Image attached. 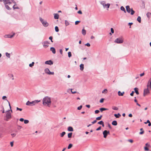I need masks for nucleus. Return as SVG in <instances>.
<instances>
[{"label": "nucleus", "mask_w": 151, "mask_h": 151, "mask_svg": "<svg viewBox=\"0 0 151 151\" xmlns=\"http://www.w3.org/2000/svg\"><path fill=\"white\" fill-rule=\"evenodd\" d=\"M82 107V105H81L80 106H78V107L77 109L78 110H80L81 109Z\"/></svg>", "instance_id": "nucleus-46"}, {"label": "nucleus", "mask_w": 151, "mask_h": 151, "mask_svg": "<svg viewBox=\"0 0 151 151\" xmlns=\"http://www.w3.org/2000/svg\"><path fill=\"white\" fill-rule=\"evenodd\" d=\"M68 131L70 132H72L73 131V128L70 126H69L68 127Z\"/></svg>", "instance_id": "nucleus-18"}, {"label": "nucleus", "mask_w": 151, "mask_h": 151, "mask_svg": "<svg viewBox=\"0 0 151 151\" xmlns=\"http://www.w3.org/2000/svg\"><path fill=\"white\" fill-rule=\"evenodd\" d=\"M54 18L55 19H58L59 17V15L58 14H54Z\"/></svg>", "instance_id": "nucleus-16"}, {"label": "nucleus", "mask_w": 151, "mask_h": 151, "mask_svg": "<svg viewBox=\"0 0 151 151\" xmlns=\"http://www.w3.org/2000/svg\"><path fill=\"white\" fill-rule=\"evenodd\" d=\"M4 4L5 5L7 4H11L12 2L14 4H16V2L14 1V0H3Z\"/></svg>", "instance_id": "nucleus-5"}, {"label": "nucleus", "mask_w": 151, "mask_h": 151, "mask_svg": "<svg viewBox=\"0 0 151 151\" xmlns=\"http://www.w3.org/2000/svg\"><path fill=\"white\" fill-rule=\"evenodd\" d=\"M34 62H32L31 63H30L29 64V66L31 67H32L34 64Z\"/></svg>", "instance_id": "nucleus-40"}, {"label": "nucleus", "mask_w": 151, "mask_h": 151, "mask_svg": "<svg viewBox=\"0 0 151 151\" xmlns=\"http://www.w3.org/2000/svg\"><path fill=\"white\" fill-rule=\"evenodd\" d=\"M101 126H100L98 128H97L96 129V130L98 131V130H101Z\"/></svg>", "instance_id": "nucleus-56"}, {"label": "nucleus", "mask_w": 151, "mask_h": 151, "mask_svg": "<svg viewBox=\"0 0 151 151\" xmlns=\"http://www.w3.org/2000/svg\"><path fill=\"white\" fill-rule=\"evenodd\" d=\"M78 13L79 14H82V12L81 10H79L78 11Z\"/></svg>", "instance_id": "nucleus-62"}, {"label": "nucleus", "mask_w": 151, "mask_h": 151, "mask_svg": "<svg viewBox=\"0 0 151 151\" xmlns=\"http://www.w3.org/2000/svg\"><path fill=\"white\" fill-rule=\"evenodd\" d=\"M80 22V21H77L75 22V24L76 25H77L78 24V23Z\"/></svg>", "instance_id": "nucleus-48"}, {"label": "nucleus", "mask_w": 151, "mask_h": 151, "mask_svg": "<svg viewBox=\"0 0 151 151\" xmlns=\"http://www.w3.org/2000/svg\"><path fill=\"white\" fill-rule=\"evenodd\" d=\"M16 109L17 110H19L20 111H22V109L21 108H19L18 107H17Z\"/></svg>", "instance_id": "nucleus-54"}, {"label": "nucleus", "mask_w": 151, "mask_h": 151, "mask_svg": "<svg viewBox=\"0 0 151 151\" xmlns=\"http://www.w3.org/2000/svg\"><path fill=\"white\" fill-rule=\"evenodd\" d=\"M50 50L52 51L53 54H55L56 52L55 49L53 47H51L50 48Z\"/></svg>", "instance_id": "nucleus-17"}, {"label": "nucleus", "mask_w": 151, "mask_h": 151, "mask_svg": "<svg viewBox=\"0 0 151 151\" xmlns=\"http://www.w3.org/2000/svg\"><path fill=\"white\" fill-rule=\"evenodd\" d=\"M97 122V121L96 120H95L94 121H93V122H92L91 123H92V124H95V123H96V122Z\"/></svg>", "instance_id": "nucleus-60"}, {"label": "nucleus", "mask_w": 151, "mask_h": 151, "mask_svg": "<svg viewBox=\"0 0 151 151\" xmlns=\"http://www.w3.org/2000/svg\"><path fill=\"white\" fill-rule=\"evenodd\" d=\"M15 34L14 33L12 35H10V34L6 35H5L4 37L6 38H11L14 37Z\"/></svg>", "instance_id": "nucleus-12"}, {"label": "nucleus", "mask_w": 151, "mask_h": 151, "mask_svg": "<svg viewBox=\"0 0 151 151\" xmlns=\"http://www.w3.org/2000/svg\"><path fill=\"white\" fill-rule=\"evenodd\" d=\"M51 104V98L48 96L45 97L42 100V104L44 106L50 107Z\"/></svg>", "instance_id": "nucleus-1"}, {"label": "nucleus", "mask_w": 151, "mask_h": 151, "mask_svg": "<svg viewBox=\"0 0 151 151\" xmlns=\"http://www.w3.org/2000/svg\"><path fill=\"white\" fill-rule=\"evenodd\" d=\"M6 56L7 57H8V58H10V54L8 52L6 53Z\"/></svg>", "instance_id": "nucleus-36"}, {"label": "nucleus", "mask_w": 151, "mask_h": 151, "mask_svg": "<svg viewBox=\"0 0 151 151\" xmlns=\"http://www.w3.org/2000/svg\"><path fill=\"white\" fill-rule=\"evenodd\" d=\"M149 86H150V88H151V78L150 79L147 85V88H148Z\"/></svg>", "instance_id": "nucleus-14"}, {"label": "nucleus", "mask_w": 151, "mask_h": 151, "mask_svg": "<svg viewBox=\"0 0 151 151\" xmlns=\"http://www.w3.org/2000/svg\"><path fill=\"white\" fill-rule=\"evenodd\" d=\"M107 89H105L102 91V93L106 94L107 93Z\"/></svg>", "instance_id": "nucleus-29"}, {"label": "nucleus", "mask_w": 151, "mask_h": 151, "mask_svg": "<svg viewBox=\"0 0 151 151\" xmlns=\"http://www.w3.org/2000/svg\"><path fill=\"white\" fill-rule=\"evenodd\" d=\"M110 5V4H106L103 7L104 8H107L108 9L109 8Z\"/></svg>", "instance_id": "nucleus-19"}, {"label": "nucleus", "mask_w": 151, "mask_h": 151, "mask_svg": "<svg viewBox=\"0 0 151 151\" xmlns=\"http://www.w3.org/2000/svg\"><path fill=\"white\" fill-rule=\"evenodd\" d=\"M134 93V91H132V93L130 94V95L132 96H133Z\"/></svg>", "instance_id": "nucleus-61"}, {"label": "nucleus", "mask_w": 151, "mask_h": 151, "mask_svg": "<svg viewBox=\"0 0 151 151\" xmlns=\"http://www.w3.org/2000/svg\"><path fill=\"white\" fill-rule=\"evenodd\" d=\"M112 124L114 126H116L117 125V122L116 121H113L112 123Z\"/></svg>", "instance_id": "nucleus-23"}, {"label": "nucleus", "mask_w": 151, "mask_h": 151, "mask_svg": "<svg viewBox=\"0 0 151 151\" xmlns=\"http://www.w3.org/2000/svg\"><path fill=\"white\" fill-rule=\"evenodd\" d=\"M11 135L12 137H15L16 135V134L15 133H12L11 134Z\"/></svg>", "instance_id": "nucleus-45"}, {"label": "nucleus", "mask_w": 151, "mask_h": 151, "mask_svg": "<svg viewBox=\"0 0 151 151\" xmlns=\"http://www.w3.org/2000/svg\"><path fill=\"white\" fill-rule=\"evenodd\" d=\"M126 10L128 13H130L132 15L134 14L135 13V11H134L132 9H131L129 6H126Z\"/></svg>", "instance_id": "nucleus-3"}, {"label": "nucleus", "mask_w": 151, "mask_h": 151, "mask_svg": "<svg viewBox=\"0 0 151 151\" xmlns=\"http://www.w3.org/2000/svg\"><path fill=\"white\" fill-rule=\"evenodd\" d=\"M5 117L6 119L5 120L8 121L9 119L11 118V113L8 111L6 114Z\"/></svg>", "instance_id": "nucleus-7"}, {"label": "nucleus", "mask_w": 151, "mask_h": 151, "mask_svg": "<svg viewBox=\"0 0 151 151\" xmlns=\"http://www.w3.org/2000/svg\"><path fill=\"white\" fill-rule=\"evenodd\" d=\"M43 46L45 48H46L48 47L49 44H50V43L48 41H45L44 42L42 43Z\"/></svg>", "instance_id": "nucleus-10"}, {"label": "nucleus", "mask_w": 151, "mask_h": 151, "mask_svg": "<svg viewBox=\"0 0 151 151\" xmlns=\"http://www.w3.org/2000/svg\"><path fill=\"white\" fill-rule=\"evenodd\" d=\"M150 93V91L148 88L144 89V90L143 96H145L147 94Z\"/></svg>", "instance_id": "nucleus-9"}, {"label": "nucleus", "mask_w": 151, "mask_h": 151, "mask_svg": "<svg viewBox=\"0 0 151 151\" xmlns=\"http://www.w3.org/2000/svg\"><path fill=\"white\" fill-rule=\"evenodd\" d=\"M102 117V115H101L100 116L96 118V120H99L101 119Z\"/></svg>", "instance_id": "nucleus-35"}, {"label": "nucleus", "mask_w": 151, "mask_h": 151, "mask_svg": "<svg viewBox=\"0 0 151 151\" xmlns=\"http://www.w3.org/2000/svg\"><path fill=\"white\" fill-rule=\"evenodd\" d=\"M5 5V7L6 9H7L8 10H10L11 9H10L9 7L6 4Z\"/></svg>", "instance_id": "nucleus-44"}, {"label": "nucleus", "mask_w": 151, "mask_h": 151, "mask_svg": "<svg viewBox=\"0 0 151 151\" xmlns=\"http://www.w3.org/2000/svg\"><path fill=\"white\" fill-rule=\"evenodd\" d=\"M13 8L14 9H19V8L18 6H17L16 4H14L13 6Z\"/></svg>", "instance_id": "nucleus-32"}, {"label": "nucleus", "mask_w": 151, "mask_h": 151, "mask_svg": "<svg viewBox=\"0 0 151 151\" xmlns=\"http://www.w3.org/2000/svg\"><path fill=\"white\" fill-rule=\"evenodd\" d=\"M103 121H100L99 122H98V124L101 125L103 123Z\"/></svg>", "instance_id": "nucleus-52"}, {"label": "nucleus", "mask_w": 151, "mask_h": 151, "mask_svg": "<svg viewBox=\"0 0 151 151\" xmlns=\"http://www.w3.org/2000/svg\"><path fill=\"white\" fill-rule=\"evenodd\" d=\"M106 110H107V109L103 108H102L100 109V110L101 112L103 111Z\"/></svg>", "instance_id": "nucleus-37"}, {"label": "nucleus", "mask_w": 151, "mask_h": 151, "mask_svg": "<svg viewBox=\"0 0 151 151\" xmlns=\"http://www.w3.org/2000/svg\"><path fill=\"white\" fill-rule=\"evenodd\" d=\"M100 3L103 5V7L106 4V2L104 1H101L100 2Z\"/></svg>", "instance_id": "nucleus-26"}, {"label": "nucleus", "mask_w": 151, "mask_h": 151, "mask_svg": "<svg viewBox=\"0 0 151 151\" xmlns=\"http://www.w3.org/2000/svg\"><path fill=\"white\" fill-rule=\"evenodd\" d=\"M68 57L69 58H70L72 56L71 53L70 52H68Z\"/></svg>", "instance_id": "nucleus-43"}, {"label": "nucleus", "mask_w": 151, "mask_h": 151, "mask_svg": "<svg viewBox=\"0 0 151 151\" xmlns=\"http://www.w3.org/2000/svg\"><path fill=\"white\" fill-rule=\"evenodd\" d=\"M82 34L84 35H85L86 34V31L84 29V28L82 29Z\"/></svg>", "instance_id": "nucleus-21"}, {"label": "nucleus", "mask_w": 151, "mask_h": 151, "mask_svg": "<svg viewBox=\"0 0 151 151\" xmlns=\"http://www.w3.org/2000/svg\"><path fill=\"white\" fill-rule=\"evenodd\" d=\"M144 149L146 151H148L149 150V149L146 147H145Z\"/></svg>", "instance_id": "nucleus-58"}, {"label": "nucleus", "mask_w": 151, "mask_h": 151, "mask_svg": "<svg viewBox=\"0 0 151 151\" xmlns=\"http://www.w3.org/2000/svg\"><path fill=\"white\" fill-rule=\"evenodd\" d=\"M134 90L135 92L138 95L139 94V92L138 91V88H134Z\"/></svg>", "instance_id": "nucleus-22"}, {"label": "nucleus", "mask_w": 151, "mask_h": 151, "mask_svg": "<svg viewBox=\"0 0 151 151\" xmlns=\"http://www.w3.org/2000/svg\"><path fill=\"white\" fill-rule=\"evenodd\" d=\"M40 20L44 27H46L48 26V23L46 21H44V19H43L42 18H40Z\"/></svg>", "instance_id": "nucleus-4"}, {"label": "nucleus", "mask_w": 151, "mask_h": 151, "mask_svg": "<svg viewBox=\"0 0 151 151\" xmlns=\"http://www.w3.org/2000/svg\"><path fill=\"white\" fill-rule=\"evenodd\" d=\"M111 32L112 33H114V29H113V28H111Z\"/></svg>", "instance_id": "nucleus-53"}, {"label": "nucleus", "mask_w": 151, "mask_h": 151, "mask_svg": "<svg viewBox=\"0 0 151 151\" xmlns=\"http://www.w3.org/2000/svg\"><path fill=\"white\" fill-rule=\"evenodd\" d=\"M80 69L82 71L84 69V65L83 64H81L80 65Z\"/></svg>", "instance_id": "nucleus-20"}, {"label": "nucleus", "mask_w": 151, "mask_h": 151, "mask_svg": "<svg viewBox=\"0 0 151 151\" xmlns=\"http://www.w3.org/2000/svg\"><path fill=\"white\" fill-rule=\"evenodd\" d=\"M85 45L87 46L88 47H89L90 46V44L89 43H87Z\"/></svg>", "instance_id": "nucleus-55"}, {"label": "nucleus", "mask_w": 151, "mask_h": 151, "mask_svg": "<svg viewBox=\"0 0 151 151\" xmlns=\"http://www.w3.org/2000/svg\"><path fill=\"white\" fill-rule=\"evenodd\" d=\"M10 77L12 78V80H13L14 79V76L13 74H11L10 76Z\"/></svg>", "instance_id": "nucleus-57"}, {"label": "nucleus", "mask_w": 151, "mask_h": 151, "mask_svg": "<svg viewBox=\"0 0 151 151\" xmlns=\"http://www.w3.org/2000/svg\"><path fill=\"white\" fill-rule=\"evenodd\" d=\"M114 116L116 118H118L121 116V115L119 113H118V114H114Z\"/></svg>", "instance_id": "nucleus-24"}, {"label": "nucleus", "mask_w": 151, "mask_h": 151, "mask_svg": "<svg viewBox=\"0 0 151 151\" xmlns=\"http://www.w3.org/2000/svg\"><path fill=\"white\" fill-rule=\"evenodd\" d=\"M128 141L132 143L133 142V140L132 139H128Z\"/></svg>", "instance_id": "nucleus-59"}, {"label": "nucleus", "mask_w": 151, "mask_h": 151, "mask_svg": "<svg viewBox=\"0 0 151 151\" xmlns=\"http://www.w3.org/2000/svg\"><path fill=\"white\" fill-rule=\"evenodd\" d=\"M45 73L48 75H52L54 74V72H51L50 71L49 69L48 68H46L45 69Z\"/></svg>", "instance_id": "nucleus-8"}, {"label": "nucleus", "mask_w": 151, "mask_h": 151, "mask_svg": "<svg viewBox=\"0 0 151 151\" xmlns=\"http://www.w3.org/2000/svg\"><path fill=\"white\" fill-rule=\"evenodd\" d=\"M120 9L122 11H123L124 12V13H126V11L125 10V9L123 6H122L121 7Z\"/></svg>", "instance_id": "nucleus-25"}, {"label": "nucleus", "mask_w": 151, "mask_h": 151, "mask_svg": "<svg viewBox=\"0 0 151 151\" xmlns=\"http://www.w3.org/2000/svg\"><path fill=\"white\" fill-rule=\"evenodd\" d=\"M72 146H73V145L72 144H69V145H68V149H70L72 147Z\"/></svg>", "instance_id": "nucleus-39"}, {"label": "nucleus", "mask_w": 151, "mask_h": 151, "mask_svg": "<svg viewBox=\"0 0 151 151\" xmlns=\"http://www.w3.org/2000/svg\"><path fill=\"white\" fill-rule=\"evenodd\" d=\"M70 90H71V92L72 93V94H73L75 93H76V91H72V88H71V89H70Z\"/></svg>", "instance_id": "nucleus-51"}, {"label": "nucleus", "mask_w": 151, "mask_h": 151, "mask_svg": "<svg viewBox=\"0 0 151 151\" xmlns=\"http://www.w3.org/2000/svg\"><path fill=\"white\" fill-rule=\"evenodd\" d=\"M65 134V132H63L61 133L60 134V136L61 137H63V136Z\"/></svg>", "instance_id": "nucleus-28"}, {"label": "nucleus", "mask_w": 151, "mask_h": 151, "mask_svg": "<svg viewBox=\"0 0 151 151\" xmlns=\"http://www.w3.org/2000/svg\"><path fill=\"white\" fill-rule=\"evenodd\" d=\"M103 134L104 135V137L106 138L107 135L109 134V132L105 130L103 132Z\"/></svg>", "instance_id": "nucleus-11"}, {"label": "nucleus", "mask_w": 151, "mask_h": 151, "mask_svg": "<svg viewBox=\"0 0 151 151\" xmlns=\"http://www.w3.org/2000/svg\"><path fill=\"white\" fill-rule=\"evenodd\" d=\"M151 14V13L150 12H147L146 14V16L148 18H150Z\"/></svg>", "instance_id": "nucleus-27"}, {"label": "nucleus", "mask_w": 151, "mask_h": 151, "mask_svg": "<svg viewBox=\"0 0 151 151\" xmlns=\"http://www.w3.org/2000/svg\"><path fill=\"white\" fill-rule=\"evenodd\" d=\"M137 21L139 23L141 22V18L140 16L138 17L137 19Z\"/></svg>", "instance_id": "nucleus-31"}, {"label": "nucleus", "mask_w": 151, "mask_h": 151, "mask_svg": "<svg viewBox=\"0 0 151 151\" xmlns=\"http://www.w3.org/2000/svg\"><path fill=\"white\" fill-rule=\"evenodd\" d=\"M124 40L122 37H119L116 39L114 42L118 44H121L123 42Z\"/></svg>", "instance_id": "nucleus-6"}, {"label": "nucleus", "mask_w": 151, "mask_h": 151, "mask_svg": "<svg viewBox=\"0 0 151 151\" xmlns=\"http://www.w3.org/2000/svg\"><path fill=\"white\" fill-rule=\"evenodd\" d=\"M45 63L46 64L52 65L53 64V62L51 60L46 61L45 62Z\"/></svg>", "instance_id": "nucleus-13"}, {"label": "nucleus", "mask_w": 151, "mask_h": 151, "mask_svg": "<svg viewBox=\"0 0 151 151\" xmlns=\"http://www.w3.org/2000/svg\"><path fill=\"white\" fill-rule=\"evenodd\" d=\"M55 31L56 32H58L59 31L58 27L57 26H56L55 27Z\"/></svg>", "instance_id": "nucleus-41"}, {"label": "nucleus", "mask_w": 151, "mask_h": 151, "mask_svg": "<svg viewBox=\"0 0 151 151\" xmlns=\"http://www.w3.org/2000/svg\"><path fill=\"white\" fill-rule=\"evenodd\" d=\"M99 112V111L98 110H96L95 111V113L97 114H98Z\"/></svg>", "instance_id": "nucleus-47"}, {"label": "nucleus", "mask_w": 151, "mask_h": 151, "mask_svg": "<svg viewBox=\"0 0 151 151\" xmlns=\"http://www.w3.org/2000/svg\"><path fill=\"white\" fill-rule=\"evenodd\" d=\"M13 142H10V145L11 147H13Z\"/></svg>", "instance_id": "nucleus-63"}, {"label": "nucleus", "mask_w": 151, "mask_h": 151, "mask_svg": "<svg viewBox=\"0 0 151 151\" xmlns=\"http://www.w3.org/2000/svg\"><path fill=\"white\" fill-rule=\"evenodd\" d=\"M112 109L114 110H118V108L117 107H116V106H113L112 107Z\"/></svg>", "instance_id": "nucleus-34"}, {"label": "nucleus", "mask_w": 151, "mask_h": 151, "mask_svg": "<svg viewBox=\"0 0 151 151\" xmlns=\"http://www.w3.org/2000/svg\"><path fill=\"white\" fill-rule=\"evenodd\" d=\"M24 123L25 124H28L29 122V121L28 120L25 119V120H24Z\"/></svg>", "instance_id": "nucleus-42"}, {"label": "nucleus", "mask_w": 151, "mask_h": 151, "mask_svg": "<svg viewBox=\"0 0 151 151\" xmlns=\"http://www.w3.org/2000/svg\"><path fill=\"white\" fill-rule=\"evenodd\" d=\"M24 119L22 118H21L19 119L20 121L21 122H23L24 121Z\"/></svg>", "instance_id": "nucleus-64"}, {"label": "nucleus", "mask_w": 151, "mask_h": 151, "mask_svg": "<svg viewBox=\"0 0 151 151\" xmlns=\"http://www.w3.org/2000/svg\"><path fill=\"white\" fill-rule=\"evenodd\" d=\"M40 101V100H36L34 101H33L32 102H30L29 101H28L26 104V105L29 106H32L35 105L36 104L38 103Z\"/></svg>", "instance_id": "nucleus-2"}, {"label": "nucleus", "mask_w": 151, "mask_h": 151, "mask_svg": "<svg viewBox=\"0 0 151 151\" xmlns=\"http://www.w3.org/2000/svg\"><path fill=\"white\" fill-rule=\"evenodd\" d=\"M104 99L103 98L101 99L100 101V102L101 103H103L104 102Z\"/></svg>", "instance_id": "nucleus-49"}, {"label": "nucleus", "mask_w": 151, "mask_h": 151, "mask_svg": "<svg viewBox=\"0 0 151 151\" xmlns=\"http://www.w3.org/2000/svg\"><path fill=\"white\" fill-rule=\"evenodd\" d=\"M49 39L51 40V42H53V41L52 40V36H50V37H49Z\"/></svg>", "instance_id": "nucleus-50"}, {"label": "nucleus", "mask_w": 151, "mask_h": 151, "mask_svg": "<svg viewBox=\"0 0 151 151\" xmlns=\"http://www.w3.org/2000/svg\"><path fill=\"white\" fill-rule=\"evenodd\" d=\"M72 132L69 133L68 134V138H71L72 137Z\"/></svg>", "instance_id": "nucleus-30"}, {"label": "nucleus", "mask_w": 151, "mask_h": 151, "mask_svg": "<svg viewBox=\"0 0 151 151\" xmlns=\"http://www.w3.org/2000/svg\"><path fill=\"white\" fill-rule=\"evenodd\" d=\"M143 128H142L140 129V130L142 131V132H139V134H143L144 133V131L143 130Z\"/></svg>", "instance_id": "nucleus-38"}, {"label": "nucleus", "mask_w": 151, "mask_h": 151, "mask_svg": "<svg viewBox=\"0 0 151 151\" xmlns=\"http://www.w3.org/2000/svg\"><path fill=\"white\" fill-rule=\"evenodd\" d=\"M124 93V92L123 91L122 92H121L120 91H119L118 92V94L119 96H123Z\"/></svg>", "instance_id": "nucleus-15"}, {"label": "nucleus", "mask_w": 151, "mask_h": 151, "mask_svg": "<svg viewBox=\"0 0 151 151\" xmlns=\"http://www.w3.org/2000/svg\"><path fill=\"white\" fill-rule=\"evenodd\" d=\"M65 24L66 26L68 25L69 24V23L68 21L66 20H65Z\"/></svg>", "instance_id": "nucleus-33"}]
</instances>
